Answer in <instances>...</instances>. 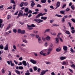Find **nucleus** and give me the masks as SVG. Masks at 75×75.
Here are the masks:
<instances>
[{"label": "nucleus", "instance_id": "27", "mask_svg": "<svg viewBox=\"0 0 75 75\" xmlns=\"http://www.w3.org/2000/svg\"><path fill=\"white\" fill-rule=\"evenodd\" d=\"M18 33L19 34H20V33H21V30L20 29H19L18 30Z\"/></svg>", "mask_w": 75, "mask_h": 75}, {"label": "nucleus", "instance_id": "41", "mask_svg": "<svg viewBox=\"0 0 75 75\" xmlns=\"http://www.w3.org/2000/svg\"><path fill=\"white\" fill-rule=\"evenodd\" d=\"M28 13H26V14H25V13H24V14H23V16L24 17V16H28Z\"/></svg>", "mask_w": 75, "mask_h": 75}, {"label": "nucleus", "instance_id": "54", "mask_svg": "<svg viewBox=\"0 0 75 75\" xmlns=\"http://www.w3.org/2000/svg\"><path fill=\"white\" fill-rule=\"evenodd\" d=\"M13 48L14 49V50H16V45H13Z\"/></svg>", "mask_w": 75, "mask_h": 75}, {"label": "nucleus", "instance_id": "53", "mask_svg": "<svg viewBox=\"0 0 75 75\" xmlns=\"http://www.w3.org/2000/svg\"><path fill=\"white\" fill-rule=\"evenodd\" d=\"M13 31L14 33H16V32H17L16 29H13Z\"/></svg>", "mask_w": 75, "mask_h": 75}, {"label": "nucleus", "instance_id": "13", "mask_svg": "<svg viewBox=\"0 0 75 75\" xmlns=\"http://www.w3.org/2000/svg\"><path fill=\"white\" fill-rule=\"evenodd\" d=\"M41 18V19H42V20H45L47 19V17L46 16L45 17H44V16H42Z\"/></svg>", "mask_w": 75, "mask_h": 75}, {"label": "nucleus", "instance_id": "48", "mask_svg": "<svg viewBox=\"0 0 75 75\" xmlns=\"http://www.w3.org/2000/svg\"><path fill=\"white\" fill-rule=\"evenodd\" d=\"M59 25H57L56 24H54L53 25V26H54V27H57V26H59Z\"/></svg>", "mask_w": 75, "mask_h": 75}, {"label": "nucleus", "instance_id": "37", "mask_svg": "<svg viewBox=\"0 0 75 75\" xmlns=\"http://www.w3.org/2000/svg\"><path fill=\"white\" fill-rule=\"evenodd\" d=\"M50 34H52V35H56V33H52L50 32Z\"/></svg>", "mask_w": 75, "mask_h": 75}, {"label": "nucleus", "instance_id": "57", "mask_svg": "<svg viewBox=\"0 0 75 75\" xmlns=\"http://www.w3.org/2000/svg\"><path fill=\"white\" fill-rule=\"evenodd\" d=\"M21 47H25V45L23 44H22L21 45Z\"/></svg>", "mask_w": 75, "mask_h": 75}, {"label": "nucleus", "instance_id": "10", "mask_svg": "<svg viewBox=\"0 0 75 75\" xmlns=\"http://www.w3.org/2000/svg\"><path fill=\"white\" fill-rule=\"evenodd\" d=\"M41 74L40 75H44L45 74V70H43L42 71V72H41Z\"/></svg>", "mask_w": 75, "mask_h": 75}, {"label": "nucleus", "instance_id": "24", "mask_svg": "<svg viewBox=\"0 0 75 75\" xmlns=\"http://www.w3.org/2000/svg\"><path fill=\"white\" fill-rule=\"evenodd\" d=\"M10 62L11 63V66L13 67V66H14V63H13V62L12 61H10Z\"/></svg>", "mask_w": 75, "mask_h": 75}, {"label": "nucleus", "instance_id": "33", "mask_svg": "<svg viewBox=\"0 0 75 75\" xmlns=\"http://www.w3.org/2000/svg\"><path fill=\"white\" fill-rule=\"evenodd\" d=\"M60 13H61V14H64V15L65 14V13H64V11H61L60 12Z\"/></svg>", "mask_w": 75, "mask_h": 75}, {"label": "nucleus", "instance_id": "60", "mask_svg": "<svg viewBox=\"0 0 75 75\" xmlns=\"http://www.w3.org/2000/svg\"><path fill=\"white\" fill-rule=\"evenodd\" d=\"M54 20H51L50 21V23H54Z\"/></svg>", "mask_w": 75, "mask_h": 75}, {"label": "nucleus", "instance_id": "58", "mask_svg": "<svg viewBox=\"0 0 75 75\" xmlns=\"http://www.w3.org/2000/svg\"><path fill=\"white\" fill-rule=\"evenodd\" d=\"M18 11H17V12H16L14 14V15H17L18 14Z\"/></svg>", "mask_w": 75, "mask_h": 75}, {"label": "nucleus", "instance_id": "30", "mask_svg": "<svg viewBox=\"0 0 75 75\" xmlns=\"http://www.w3.org/2000/svg\"><path fill=\"white\" fill-rule=\"evenodd\" d=\"M21 33L22 34H25V31L24 30L21 31Z\"/></svg>", "mask_w": 75, "mask_h": 75}, {"label": "nucleus", "instance_id": "45", "mask_svg": "<svg viewBox=\"0 0 75 75\" xmlns=\"http://www.w3.org/2000/svg\"><path fill=\"white\" fill-rule=\"evenodd\" d=\"M1 72L2 74H4V73H5V71L4 69H2V70Z\"/></svg>", "mask_w": 75, "mask_h": 75}, {"label": "nucleus", "instance_id": "29", "mask_svg": "<svg viewBox=\"0 0 75 75\" xmlns=\"http://www.w3.org/2000/svg\"><path fill=\"white\" fill-rule=\"evenodd\" d=\"M28 30H33V28L32 27H28Z\"/></svg>", "mask_w": 75, "mask_h": 75}, {"label": "nucleus", "instance_id": "11", "mask_svg": "<svg viewBox=\"0 0 75 75\" xmlns=\"http://www.w3.org/2000/svg\"><path fill=\"white\" fill-rule=\"evenodd\" d=\"M62 64L63 65H68V62H65V61H64L63 62Z\"/></svg>", "mask_w": 75, "mask_h": 75}, {"label": "nucleus", "instance_id": "1", "mask_svg": "<svg viewBox=\"0 0 75 75\" xmlns=\"http://www.w3.org/2000/svg\"><path fill=\"white\" fill-rule=\"evenodd\" d=\"M33 21H35V22L38 23H40L44 21L43 20L40 19H35L33 20Z\"/></svg>", "mask_w": 75, "mask_h": 75}, {"label": "nucleus", "instance_id": "56", "mask_svg": "<svg viewBox=\"0 0 75 75\" xmlns=\"http://www.w3.org/2000/svg\"><path fill=\"white\" fill-rule=\"evenodd\" d=\"M42 40H43V41H45V39L44 38L42 37Z\"/></svg>", "mask_w": 75, "mask_h": 75}, {"label": "nucleus", "instance_id": "32", "mask_svg": "<svg viewBox=\"0 0 75 75\" xmlns=\"http://www.w3.org/2000/svg\"><path fill=\"white\" fill-rule=\"evenodd\" d=\"M38 69V68L37 67H34V71H37Z\"/></svg>", "mask_w": 75, "mask_h": 75}, {"label": "nucleus", "instance_id": "64", "mask_svg": "<svg viewBox=\"0 0 75 75\" xmlns=\"http://www.w3.org/2000/svg\"><path fill=\"white\" fill-rule=\"evenodd\" d=\"M51 74L52 75H55V73H54V72H52V73H51Z\"/></svg>", "mask_w": 75, "mask_h": 75}, {"label": "nucleus", "instance_id": "43", "mask_svg": "<svg viewBox=\"0 0 75 75\" xmlns=\"http://www.w3.org/2000/svg\"><path fill=\"white\" fill-rule=\"evenodd\" d=\"M68 24L69 25V26L70 27H71V26H72V25H71V23L70 22H68Z\"/></svg>", "mask_w": 75, "mask_h": 75}, {"label": "nucleus", "instance_id": "31", "mask_svg": "<svg viewBox=\"0 0 75 75\" xmlns=\"http://www.w3.org/2000/svg\"><path fill=\"white\" fill-rule=\"evenodd\" d=\"M23 4H24V2H22L20 5V7H23Z\"/></svg>", "mask_w": 75, "mask_h": 75}, {"label": "nucleus", "instance_id": "23", "mask_svg": "<svg viewBox=\"0 0 75 75\" xmlns=\"http://www.w3.org/2000/svg\"><path fill=\"white\" fill-rule=\"evenodd\" d=\"M22 39L23 40V42H25V43H26V44H27V43H28V42L26 40H23V38H22Z\"/></svg>", "mask_w": 75, "mask_h": 75}, {"label": "nucleus", "instance_id": "40", "mask_svg": "<svg viewBox=\"0 0 75 75\" xmlns=\"http://www.w3.org/2000/svg\"><path fill=\"white\" fill-rule=\"evenodd\" d=\"M66 34H70V33L68 31H67L65 32Z\"/></svg>", "mask_w": 75, "mask_h": 75}, {"label": "nucleus", "instance_id": "62", "mask_svg": "<svg viewBox=\"0 0 75 75\" xmlns=\"http://www.w3.org/2000/svg\"><path fill=\"white\" fill-rule=\"evenodd\" d=\"M71 67L72 68V67H73V68H75V65H74V64H73L71 65Z\"/></svg>", "mask_w": 75, "mask_h": 75}, {"label": "nucleus", "instance_id": "49", "mask_svg": "<svg viewBox=\"0 0 75 75\" xmlns=\"http://www.w3.org/2000/svg\"><path fill=\"white\" fill-rule=\"evenodd\" d=\"M30 72H26L25 73V75H30Z\"/></svg>", "mask_w": 75, "mask_h": 75}, {"label": "nucleus", "instance_id": "9", "mask_svg": "<svg viewBox=\"0 0 75 75\" xmlns=\"http://www.w3.org/2000/svg\"><path fill=\"white\" fill-rule=\"evenodd\" d=\"M59 59H61V60H64L66 59V57L63 56L60 57H59Z\"/></svg>", "mask_w": 75, "mask_h": 75}, {"label": "nucleus", "instance_id": "6", "mask_svg": "<svg viewBox=\"0 0 75 75\" xmlns=\"http://www.w3.org/2000/svg\"><path fill=\"white\" fill-rule=\"evenodd\" d=\"M57 7L55 8V10L57 9L58 7L60 6V2L59 1H57L56 4Z\"/></svg>", "mask_w": 75, "mask_h": 75}, {"label": "nucleus", "instance_id": "46", "mask_svg": "<svg viewBox=\"0 0 75 75\" xmlns=\"http://www.w3.org/2000/svg\"><path fill=\"white\" fill-rule=\"evenodd\" d=\"M62 22H63V23H64V22H65V19L64 18H63L62 19Z\"/></svg>", "mask_w": 75, "mask_h": 75}, {"label": "nucleus", "instance_id": "5", "mask_svg": "<svg viewBox=\"0 0 75 75\" xmlns=\"http://www.w3.org/2000/svg\"><path fill=\"white\" fill-rule=\"evenodd\" d=\"M30 62L33 64H37V61L33 59L30 60Z\"/></svg>", "mask_w": 75, "mask_h": 75}, {"label": "nucleus", "instance_id": "61", "mask_svg": "<svg viewBox=\"0 0 75 75\" xmlns=\"http://www.w3.org/2000/svg\"><path fill=\"white\" fill-rule=\"evenodd\" d=\"M3 23V20L1 19H0V24H2Z\"/></svg>", "mask_w": 75, "mask_h": 75}, {"label": "nucleus", "instance_id": "2", "mask_svg": "<svg viewBox=\"0 0 75 75\" xmlns=\"http://www.w3.org/2000/svg\"><path fill=\"white\" fill-rule=\"evenodd\" d=\"M23 13H24V12H23V11H20V12L18 13V16L16 18H19V17H20V16H23V15H24V14H23Z\"/></svg>", "mask_w": 75, "mask_h": 75}, {"label": "nucleus", "instance_id": "17", "mask_svg": "<svg viewBox=\"0 0 75 75\" xmlns=\"http://www.w3.org/2000/svg\"><path fill=\"white\" fill-rule=\"evenodd\" d=\"M55 39L56 41H55V43L57 44V43L59 42V40H58V38H56Z\"/></svg>", "mask_w": 75, "mask_h": 75}, {"label": "nucleus", "instance_id": "51", "mask_svg": "<svg viewBox=\"0 0 75 75\" xmlns=\"http://www.w3.org/2000/svg\"><path fill=\"white\" fill-rule=\"evenodd\" d=\"M50 30V29H47L45 30V33H47V32H48V31H49Z\"/></svg>", "mask_w": 75, "mask_h": 75}, {"label": "nucleus", "instance_id": "3", "mask_svg": "<svg viewBox=\"0 0 75 75\" xmlns=\"http://www.w3.org/2000/svg\"><path fill=\"white\" fill-rule=\"evenodd\" d=\"M52 51V48H51V47H49L47 50V55L50 54V53L51 52V51Z\"/></svg>", "mask_w": 75, "mask_h": 75}, {"label": "nucleus", "instance_id": "52", "mask_svg": "<svg viewBox=\"0 0 75 75\" xmlns=\"http://www.w3.org/2000/svg\"><path fill=\"white\" fill-rule=\"evenodd\" d=\"M71 20V21H73V22L74 23H75V19H74V18H72Z\"/></svg>", "mask_w": 75, "mask_h": 75}, {"label": "nucleus", "instance_id": "25", "mask_svg": "<svg viewBox=\"0 0 75 75\" xmlns=\"http://www.w3.org/2000/svg\"><path fill=\"white\" fill-rule=\"evenodd\" d=\"M19 69H21V70H23L24 69V67L23 66H20L19 67Z\"/></svg>", "mask_w": 75, "mask_h": 75}, {"label": "nucleus", "instance_id": "34", "mask_svg": "<svg viewBox=\"0 0 75 75\" xmlns=\"http://www.w3.org/2000/svg\"><path fill=\"white\" fill-rule=\"evenodd\" d=\"M10 25H9L8 26L5 31H6L7 30H8L9 28H10Z\"/></svg>", "mask_w": 75, "mask_h": 75}, {"label": "nucleus", "instance_id": "36", "mask_svg": "<svg viewBox=\"0 0 75 75\" xmlns=\"http://www.w3.org/2000/svg\"><path fill=\"white\" fill-rule=\"evenodd\" d=\"M71 8H72V10H74L75 9L74 8H75V7L74 6L72 5L71 6Z\"/></svg>", "mask_w": 75, "mask_h": 75}, {"label": "nucleus", "instance_id": "22", "mask_svg": "<svg viewBox=\"0 0 75 75\" xmlns=\"http://www.w3.org/2000/svg\"><path fill=\"white\" fill-rule=\"evenodd\" d=\"M70 51L72 53H74V52H75V50H73V49L72 48H71L70 49Z\"/></svg>", "mask_w": 75, "mask_h": 75}, {"label": "nucleus", "instance_id": "16", "mask_svg": "<svg viewBox=\"0 0 75 75\" xmlns=\"http://www.w3.org/2000/svg\"><path fill=\"white\" fill-rule=\"evenodd\" d=\"M27 26L28 27H35V25L34 24H32L31 25H27Z\"/></svg>", "mask_w": 75, "mask_h": 75}, {"label": "nucleus", "instance_id": "35", "mask_svg": "<svg viewBox=\"0 0 75 75\" xmlns=\"http://www.w3.org/2000/svg\"><path fill=\"white\" fill-rule=\"evenodd\" d=\"M11 3H13L14 4H15V1H14V0H11Z\"/></svg>", "mask_w": 75, "mask_h": 75}, {"label": "nucleus", "instance_id": "18", "mask_svg": "<svg viewBox=\"0 0 75 75\" xmlns=\"http://www.w3.org/2000/svg\"><path fill=\"white\" fill-rule=\"evenodd\" d=\"M46 40H47L48 41H50V37L48 36L46 38Z\"/></svg>", "mask_w": 75, "mask_h": 75}, {"label": "nucleus", "instance_id": "42", "mask_svg": "<svg viewBox=\"0 0 75 75\" xmlns=\"http://www.w3.org/2000/svg\"><path fill=\"white\" fill-rule=\"evenodd\" d=\"M11 18V16H10V15H8L7 16V19L8 20H9V19H10Z\"/></svg>", "mask_w": 75, "mask_h": 75}, {"label": "nucleus", "instance_id": "55", "mask_svg": "<svg viewBox=\"0 0 75 75\" xmlns=\"http://www.w3.org/2000/svg\"><path fill=\"white\" fill-rule=\"evenodd\" d=\"M37 6V7H41V6L40 4H38Z\"/></svg>", "mask_w": 75, "mask_h": 75}, {"label": "nucleus", "instance_id": "39", "mask_svg": "<svg viewBox=\"0 0 75 75\" xmlns=\"http://www.w3.org/2000/svg\"><path fill=\"white\" fill-rule=\"evenodd\" d=\"M13 10H16V5H14L13 6Z\"/></svg>", "mask_w": 75, "mask_h": 75}, {"label": "nucleus", "instance_id": "38", "mask_svg": "<svg viewBox=\"0 0 75 75\" xmlns=\"http://www.w3.org/2000/svg\"><path fill=\"white\" fill-rule=\"evenodd\" d=\"M24 5L25 6H28V3L27 2H25V3H24Z\"/></svg>", "mask_w": 75, "mask_h": 75}, {"label": "nucleus", "instance_id": "15", "mask_svg": "<svg viewBox=\"0 0 75 75\" xmlns=\"http://www.w3.org/2000/svg\"><path fill=\"white\" fill-rule=\"evenodd\" d=\"M15 72L18 74V75H20V72L19 71L15 70Z\"/></svg>", "mask_w": 75, "mask_h": 75}, {"label": "nucleus", "instance_id": "14", "mask_svg": "<svg viewBox=\"0 0 75 75\" xmlns=\"http://www.w3.org/2000/svg\"><path fill=\"white\" fill-rule=\"evenodd\" d=\"M61 49L59 47L57 48L56 49V51H57V52H59L60 51H61Z\"/></svg>", "mask_w": 75, "mask_h": 75}, {"label": "nucleus", "instance_id": "19", "mask_svg": "<svg viewBox=\"0 0 75 75\" xmlns=\"http://www.w3.org/2000/svg\"><path fill=\"white\" fill-rule=\"evenodd\" d=\"M28 10H29L28 8H26L24 9V11L25 13H28Z\"/></svg>", "mask_w": 75, "mask_h": 75}, {"label": "nucleus", "instance_id": "4", "mask_svg": "<svg viewBox=\"0 0 75 75\" xmlns=\"http://www.w3.org/2000/svg\"><path fill=\"white\" fill-rule=\"evenodd\" d=\"M41 16H43V15L42 13H39L36 16L35 18H40Z\"/></svg>", "mask_w": 75, "mask_h": 75}, {"label": "nucleus", "instance_id": "26", "mask_svg": "<svg viewBox=\"0 0 75 75\" xmlns=\"http://www.w3.org/2000/svg\"><path fill=\"white\" fill-rule=\"evenodd\" d=\"M31 5L32 7H33L35 5V3H31Z\"/></svg>", "mask_w": 75, "mask_h": 75}, {"label": "nucleus", "instance_id": "12", "mask_svg": "<svg viewBox=\"0 0 75 75\" xmlns=\"http://www.w3.org/2000/svg\"><path fill=\"white\" fill-rule=\"evenodd\" d=\"M22 63L24 66H27V63H26V61H23L22 62Z\"/></svg>", "mask_w": 75, "mask_h": 75}, {"label": "nucleus", "instance_id": "50", "mask_svg": "<svg viewBox=\"0 0 75 75\" xmlns=\"http://www.w3.org/2000/svg\"><path fill=\"white\" fill-rule=\"evenodd\" d=\"M28 13H29V14H31L32 13V11L31 10H29L28 12Z\"/></svg>", "mask_w": 75, "mask_h": 75}, {"label": "nucleus", "instance_id": "20", "mask_svg": "<svg viewBox=\"0 0 75 75\" xmlns=\"http://www.w3.org/2000/svg\"><path fill=\"white\" fill-rule=\"evenodd\" d=\"M46 1H47L46 0H41L40 2L42 3H45Z\"/></svg>", "mask_w": 75, "mask_h": 75}, {"label": "nucleus", "instance_id": "28", "mask_svg": "<svg viewBox=\"0 0 75 75\" xmlns=\"http://www.w3.org/2000/svg\"><path fill=\"white\" fill-rule=\"evenodd\" d=\"M3 48H4V47H3V45H0V49L2 50V49H3Z\"/></svg>", "mask_w": 75, "mask_h": 75}, {"label": "nucleus", "instance_id": "63", "mask_svg": "<svg viewBox=\"0 0 75 75\" xmlns=\"http://www.w3.org/2000/svg\"><path fill=\"white\" fill-rule=\"evenodd\" d=\"M71 32L73 34H74V33H75V30H73L71 31Z\"/></svg>", "mask_w": 75, "mask_h": 75}, {"label": "nucleus", "instance_id": "7", "mask_svg": "<svg viewBox=\"0 0 75 75\" xmlns=\"http://www.w3.org/2000/svg\"><path fill=\"white\" fill-rule=\"evenodd\" d=\"M4 50L5 51H7L8 50V44L6 45V46L4 47Z\"/></svg>", "mask_w": 75, "mask_h": 75}, {"label": "nucleus", "instance_id": "21", "mask_svg": "<svg viewBox=\"0 0 75 75\" xmlns=\"http://www.w3.org/2000/svg\"><path fill=\"white\" fill-rule=\"evenodd\" d=\"M38 42L39 44H40L41 42V38L39 37L38 39Z\"/></svg>", "mask_w": 75, "mask_h": 75}, {"label": "nucleus", "instance_id": "8", "mask_svg": "<svg viewBox=\"0 0 75 75\" xmlns=\"http://www.w3.org/2000/svg\"><path fill=\"white\" fill-rule=\"evenodd\" d=\"M63 49L64 51H67L68 50V47L66 46H64L63 47Z\"/></svg>", "mask_w": 75, "mask_h": 75}, {"label": "nucleus", "instance_id": "47", "mask_svg": "<svg viewBox=\"0 0 75 75\" xmlns=\"http://www.w3.org/2000/svg\"><path fill=\"white\" fill-rule=\"evenodd\" d=\"M38 13V12H33L32 13L33 14H37Z\"/></svg>", "mask_w": 75, "mask_h": 75}, {"label": "nucleus", "instance_id": "44", "mask_svg": "<svg viewBox=\"0 0 75 75\" xmlns=\"http://www.w3.org/2000/svg\"><path fill=\"white\" fill-rule=\"evenodd\" d=\"M20 24H21V25H24V22H20Z\"/></svg>", "mask_w": 75, "mask_h": 75}, {"label": "nucleus", "instance_id": "59", "mask_svg": "<svg viewBox=\"0 0 75 75\" xmlns=\"http://www.w3.org/2000/svg\"><path fill=\"white\" fill-rule=\"evenodd\" d=\"M63 18H64V19H65V18H68V16L67 15L65 16Z\"/></svg>", "mask_w": 75, "mask_h": 75}]
</instances>
